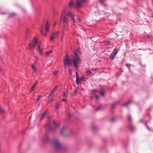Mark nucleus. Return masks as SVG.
<instances>
[{
	"label": "nucleus",
	"instance_id": "f704fd0d",
	"mask_svg": "<svg viewBox=\"0 0 153 153\" xmlns=\"http://www.w3.org/2000/svg\"><path fill=\"white\" fill-rule=\"evenodd\" d=\"M56 109H58L59 108V105L58 104V103H56Z\"/></svg>",
	"mask_w": 153,
	"mask_h": 153
},
{
	"label": "nucleus",
	"instance_id": "5fc2aeb1",
	"mask_svg": "<svg viewBox=\"0 0 153 153\" xmlns=\"http://www.w3.org/2000/svg\"><path fill=\"white\" fill-rule=\"evenodd\" d=\"M131 130H132V131H133V128H133V127H132H132H131Z\"/></svg>",
	"mask_w": 153,
	"mask_h": 153
},
{
	"label": "nucleus",
	"instance_id": "f3484780",
	"mask_svg": "<svg viewBox=\"0 0 153 153\" xmlns=\"http://www.w3.org/2000/svg\"><path fill=\"white\" fill-rule=\"evenodd\" d=\"M49 28V25L48 24V22H46V25L45 27V29L47 31H48V30Z\"/></svg>",
	"mask_w": 153,
	"mask_h": 153
},
{
	"label": "nucleus",
	"instance_id": "ea45409f",
	"mask_svg": "<svg viewBox=\"0 0 153 153\" xmlns=\"http://www.w3.org/2000/svg\"><path fill=\"white\" fill-rule=\"evenodd\" d=\"M128 119L130 121L131 120V117L130 115H129L128 116Z\"/></svg>",
	"mask_w": 153,
	"mask_h": 153
},
{
	"label": "nucleus",
	"instance_id": "a18cd8bd",
	"mask_svg": "<svg viewBox=\"0 0 153 153\" xmlns=\"http://www.w3.org/2000/svg\"><path fill=\"white\" fill-rule=\"evenodd\" d=\"M101 94L103 96L104 95V93L102 92H101Z\"/></svg>",
	"mask_w": 153,
	"mask_h": 153
},
{
	"label": "nucleus",
	"instance_id": "a878e982",
	"mask_svg": "<svg viewBox=\"0 0 153 153\" xmlns=\"http://www.w3.org/2000/svg\"><path fill=\"white\" fill-rule=\"evenodd\" d=\"M62 96L63 97H68L67 95V94H66L65 92H64L63 93Z\"/></svg>",
	"mask_w": 153,
	"mask_h": 153
},
{
	"label": "nucleus",
	"instance_id": "4be33fe9",
	"mask_svg": "<svg viewBox=\"0 0 153 153\" xmlns=\"http://www.w3.org/2000/svg\"><path fill=\"white\" fill-rule=\"evenodd\" d=\"M42 97H43V95H39L38 96V98L37 99L36 101L37 102L39 101L40 98H41Z\"/></svg>",
	"mask_w": 153,
	"mask_h": 153
},
{
	"label": "nucleus",
	"instance_id": "c85d7f7f",
	"mask_svg": "<svg viewBox=\"0 0 153 153\" xmlns=\"http://www.w3.org/2000/svg\"><path fill=\"white\" fill-rule=\"evenodd\" d=\"M45 116V114H43L42 115L40 119V120L41 121Z\"/></svg>",
	"mask_w": 153,
	"mask_h": 153
},
{
	"label": "nucleus",
	"instance_id": "de8ad7c7",
	"mask_svg": "<svg viewBox=\"0 0 153 153\" xmlns=\"http://www.w3.org/2000/svg\"><path fill=\"white\" fill-rule=\"evenodd\" d=\"M47 111H45L44 112L43 114H45V115H46L47 114Z\"/></svg>",
	"mask_w": 153,
	"mask_h": 153
},
{
	"label": "nucleus",
	"instance_id": "603ef678",
	"mask_svg": "<svg viewBox=\"0 0 153 153\" xmlns=\"http://www.w3.org/2000/svg\"><path fill=\"white\" fill-rule=\"evenodd\" d=\"M104 0H100V2H102L103 1H104Z\"/></svg>",
	"mask_w": 153,
	"mask_h": 153
},
{
	"label": "nucleus",
	"instance_id": "393cba45",
	"mask_svg": "<svg viewBox=\"0 0 153 153\" xmlns=\"http://www.w3.org/2000/svg\"><path fill=\"white\" fill-rule=\"evenodd\" d=\"M73 72L72 70L71 69H69L68 70V73H69L71 74L72 75V73Z\"/></svg>",
	"mask_w": 153,
	"mask_h": 153
},
{
	"label": "nucleus",
	"instance_id": "f257e3e1",
	"mask_svg": "<svg viewBox=\"0 0 153 153\" xmlns=\"http://www.w3.org/2000/svg\"><path fill=\"white\" fill-rule=\"evenodd\" d=\"M85 0H76V4H75L74 1L72 0H70L68 4V6L72 8L75 7L79 8L82 7V3L84 2Z\"/></svg>",
	"mask_w": 153,
	"mask_h": 153
},
{
	"label": "nucleus",
	"instance_id": "39448f33",
	"mask_svg": "<svg viewBox=\"0 0 153 153\" xmlns=\"http://www.w3.org/2000/svg\"><path fill=\"white\" fill-rule=\"evenodd\" d=\"M53 145L57 149L60 148L61 144L59 141L57 140H55L53 142Z\"/></svg>",
	"mask_w": 153,
	"mask_h": 153
},
{
	"label": "nucleus",
	"instance_id": "e433bc0d",
	"mask_svg": "<svg viewBox=\"0 0 153 153\" xmlns=\"http://www.w3.org/2000/svg\"><path fill=\"white\" fill-rule=\"evenodd\" d=\"M15 15V13H13L12 14H10L9 16V17H11L12 16H13Z\"/></svg>",
	"mask_w": 153,
	"mask_h": 153
},
{
	"label": "nucleus",
	"instance_id": "3c124183",
	"mask_svg": "<svg viewBox=\"0 0 153 153\" xmlns=\"http://www.w3.org/2000/svg\"><path fill=\"white\" fill-rule=\"evenodd\" d=\"M62 100L63 101H66V100L65 99H63Z\"/></svg>",
	"mask_w": 153,
	"mask_h": 153
},
{
	"label": "nucleus",
	"instance_id": "5701e85b",
	"mask_svg": "<svg viewBox=\"0 0 153 153\" xmlns=\"http://www.w3.org/2000/svg\"><path fill=\"white\" fill-rule=\"evenodd\" d=\"M54 125L56 126L57 127L59 125V124L57 123L56 122V121H54L53 122Z\"/></svg>",
	"mask_w": 153,
	"mask_h": 153
},
{
	"label": "nucleus",
	"instance_id": "c03bdc74",
	"mask_svg": "<svg viewBox=\"0 0 153 153\" xmlns=\"http://www.w3.org/2000/svg\"><path fill=\"white\" fill-rule=\"evenodd\" d=\"M95 97L97 100H98L99 99V97L98 95H96Z\"/></svg>",
	"mask_w": 153,
	"mask_h": 153
},
{
	"label": "nucleus",
	"instance_id": "6e6d98bb",
	"mask_svg": "<svg viewBox=\"0 0 153 153\" xmlns=\"http://www.w3.org/2000/svg\"><path fill=\"white\" fill-rule=\"evenodd\" d=\"M146 126H147V128H148V129H149V127H148V126L147 125H146Z\"/></svg>",
	"mask_w": 153,
	"mask_h": 153
},
{
	"label": "nucleus",
	"instance_id": "bb28decb",
	"mask_svg": "<svg viewBox=\"0 0 153 153\" xmlns=\"http://www.w3.org/2000/svg\"><path fill=\"white\" fill-rule=\"evenodd\" d=\"M80 79H82L83 81H84L85 80V78L83 76H82L80 78Z\"/></svg>",
	"mask_w": 153,
	"mask_h": 153
},
{
	"label": "nucleus",
	"instance_id": "4c0bfd02",
	"mask_svg": "<svg viewBox=\"0 0 153 153\" xmlns=\"http://www.w3.org/2000/svg\"><path fill=\"white\" fill-rule=\"evenodd\" d=\"M69 59L68 56V55L66 54V55L64 59Z\"/></svg>",
	"mask_w": 153,
	"mask_h": 153
},
{
	"label": "nucleus",
	"instance_id": "b1692460",
	"mask_svg": "<svg viewBox=\"0 0 153 153\" xmlns=\"http://www.w3.org/2000/svg\"><path fill=\"white\" fill-rule=\"evenodd\" d=\"M64 31L62 32V35L61 39V41L62 42L63 41Z\"/></svg>",
	"mask_w": 153,
	"mask_h": 153
},
{
	"label": "nucleus",
	"instance_id": "1a4fd4ad",
	"mask_svg": "<svg viewBox=\"0 0 153 153\" xmlns=\"http://www.w3.org/2000/svg\"><path fill=\"white\" fill-rule=\"evenodd\" d=\"M64 62L65 65H71V62L69 59H64Z\"/></svg>",
	"mask_w": 153,
	"mask_h": 153
},
{
	"label": "nucleus",
	"instance_id": "8fccbe9b",
	"mask_svg": "<svg viewBox=\"0 0 153 153\" xmlns=\"http://www.w3.org/2000/svg\"><path fill=\"white\" fill-rule=\"evenodd\" d=\"M79 49H80V48H78L77 49V51L78 52H79Z\"/></svg>",
	"mask_w": 153,
	"mask_h": 153
},
{
	"label": "nucleus",
	"instance_id": "13d9d810",
	"mask_svg": "<svg viewBox=\"0 0 153 153\" xmlns=\"http://www.w3.org/2000/svg\"><path fill=\"white\" fill-rule=\"evenodd\" d=\"M36 63V62H34V63H35H35Z\"/></svg>",
	"mask_w": 153,
	"mask_h": 153
},
{
	"label": "nucleus",
	"instance_id": "2eb2a0df",
	"mask_svg": "<svg viewBox=\"0 0 153 153\" xmlns=\"http://www.w3.org/2000/svg\"><path fill=\"white\" fill-rule=\"evenodd\" d=\"M53 51L52 50H50L48 52H46L45 54V56H47L49 55Z\"/></svg>",
	"mask_w": 153,
	"mask_h": 153
},
{
	"label": "nucleus",
	"instance_id": "72a5a7b5",
	"mask_svg": "<svg viewBox=\"0 0 153 153\" xmlns=\"http://www.w3.org/2000/svg\"><path fill=\"white\" fill-rule=\"evenodd\" d=\"M77 91V89H75V90L73 92V94L74 95H75L76 94Z\"/></svg>",
	"mask_w": 153,
	"mask_h": 153
},
{
	"label": "nucleus",
	"instance_id": "aec40b11",
	"mask_svg": "<svg viewBox=\"0 0 153 153\" xmlns=\"http://www.w3.org/2000/svg\"><path fill=\"white\" fill-rule=\"evenodd\" d=\"M86 73L89 76L90 75L92 74L91 72L89 70H86Z\"/></svg>",
	"mask_w": 153,
	"mask_h": 153
},
{
	"label": "nucleus",
	"instance_id": "a19ab883",
	"mask_svg": "<svg viewBox=\"0 0 153 153\" xmlns=\"http://www.w3.org/2000/svg\"><path fill=\"white\" fill-rule=\"evenodd\" d=\"M76 78H77V79H78V73L77 72H76Z\"/></svg>",
	"mask_w": 153,
	"mask_h": 153
},
{
	"label": "nucleus",
	"instance_id": "79ce46f5",
	"mask_svg": "<svg viewBox=\"0 0 153 153\" xmlns=\"http://www.w3.org/2000/svg\"><path fill=\"white\" fill-rule=\"evenodd\" d=\"M101 108H102L100 106V107H99L97 108V110H99L101 109Z\"/></svg>",
	"mask_w": 153,
	"mask_h": 153
},
{
	"label": "nucleus",
	"instance_id": "9d476101",
	"mask_svg": "<svg viewBox=\"0 0 153 153\" xmlns=\"http://www.w3.org/2000/svg\"><path fill=\"white\" fill-rule=\"evenodd\" d=\"M58 88V86L56 85L54 89H53L52 91L51 92V93L49 94V96L48 97V98L49 99L51 97V96L52 94L53 93L54 91H55V90L57 88Z\"/></svg>",
	"mask_w": 153,
	"mask_h": 153
},
{
	"label": "nucleus",
	"instance_id": "49530a36",
	"mask_svg": "<svg viewBox=\"0 0 153 153\" xmlns=\"http://www.w3.org/2000/svg\"><path fill=\"white\" fill-rule=\"evenodd\" d=\"M78 20L79 22H81V19L79 18H78Z\"/></svg>",
	"mask_w": 153,
	"mask_h": 153
},
{
	"label": "nucleus",
	"instance_id": "7ed1b4c3",
	"mask_svg": "<svg viewBox=\"0 0 153 153\" xmlns=\"http://www.w3.org/2000/svg\"><path fill=\"white\" fill-rule=\"evenodd\" d=\"M38 39L36 37L34 38L33 40L28 45V49L30 50L34 49L37 44Z\"/></svg>",
	"mask_w": 153,
	"mask_h": 153
},
{
	"label": "nucleus",
	"instance_id": "6e6552de",
	"mask_svg": "<svg viewBox=\"0 0 153 153\" xmlns=\"http://www.w3.org/2000/svg\"><path fill=\"white\" fill-rule=\"evenodd\" d=\"M58 34V32H55L52 33L51 35L50 40L52 41H53L54 38L56 37Z\"/></svg>",
	"mask_w": 153,
	"mask_h": 153
},
{
	"label": "nucleus",
	"instance_id": "473e14b6",
	"mask_svg": "<svg viewBox=\"0 0 153 153\" xmlns=\"http://www.w3.org/2000/svg\"><path fill=\"white\" fill-rule=\"evenodd\" d=\"M53 100V98H52L51 99H50V98L48 99V102H50L51 101H52Z\"/></svg>",
	"mask_w": 153,
	"mask_h": 153
},
{
	"label": "nucleus",
	"instance_id": "ddd939ff",
	"mask_svg": "<svg viewBox=\"0 0 153 153\" xmlns=\"http://www.w3.org/2000/svg\"><path fill=\"white\" fill-rule=\"evenodd\" d=\"M67 9L66 8H64L62 10L61 12V15H65Z\"/></svg>",
	"mask_w": 153,
	"mask_h": 153
},
{
	"label": "nucleus",
	"instance_id": "4d7b16f0",
	"mask_svg": "<svg viewBox=\"0 0 153 153\" xmlns=\"http://www.w3.org/2000/svg\"><path fill=\"white\" fill-rule=\"evenodd\" d=\"M78 88H76V89H77V91Z\"/></svg>",
	"mask_w": 153,
	"mask_h": 153
},
{
	"label": "nucleus",
	"instance_id": "423d86ee",
	"mask_svg": "<svg viewBox=\"0 0 153 153\" xmlns=\"http://www.w3.org/2000/svg\"><path fill=\"white\" fill-rule=\"evenodd\" d=\"M62 20L64 23L67 24L68 22V19L65 15H61L60 17V20Z\"/></svg>",
	"mask_w": 153,
	"mask_h": 153
},
{
	"label": "nucleus",
	"instance_id": "4468645a",
	"mask_svg": "<svg viewBox=\"0 0 153 153\" xmlns=\"http://www.w3.org/2000/svg\"><path fill=\"white\" fill-rule=\"evenodd\" d=\"M43 27L42 26H41L40 28V31L41 34L44 36H45L46 35V33H43Z\"/></svg>",
	"mask_w": 153,
	"mask_h": 153
},
{
	"label": "nucleus",
	"instance_id": "09e8293b",
	"mask_svg": "<svg viewBox=\"0 0 153 153\" xmlns=\"http://www.w3.org/2000/svg\"><path fill=\"white\" fill-rule=\"evenodd\" d=\"M91 91L92 92L94 93L96 92V91L95 90H92Z\"/></svg>",
	"mask_w": 153,
	"mask_h": 153
},
{
	"label": "nucleus",
	"instance_id": "c756f323",
	"mask_svg": "<svg viewBox=\"0 0 153 153\" xmlns=\"http://www.w3.org/2000/svg\"><path fill=\"white\" fill-rule=\"evenodd\" d=\"M4 112V110L1 107H0V112L1 113H3Z\"/></svg>",
	"mask_w": 153,
	"mask_h": 153
},
{
	"label": "nucleus",
	"instance_id": "412c9836",
	"mask_svg": "<svg viewBox=\"0 0 153 153\" xmlns=\"http://www.w3.org/2000/svg\"><path fill=\"white\" fill-rule=\"evenodd\" d=\"M76 84H79L80 82L81 81L78 78L77 79V78H76Z\"/></svg>",
	"mask_w": 153,
	"mask_h": 153
},
{
	"label": "nucleus",
	"instance_id": "bf43d9fd",
	"mask_svg": "<svg viewBox=\"0 0 153 153\" xmlns=\"http://www.w3.org/2000/svg\"><path fill=\"white\" fill-rule=\"evenodd\" d=\"M1 146V144L0 143V146Z\"/></svg>",
	"mask_w": 153,
	"mask_h": 153
},
{
	"label": "nucleus",
	"instance_id": "0eeeda50",
	"mask_svg": "<svg viewBox=\"0 0 153 153\" xmlns=\"http://www.w3.org/2000/svg\"><path fill=\"white\" fill-rule=\"evenodd\" d=\"M43 48L41 46L40 43L37 46V50L41 55H42L43 53Z\"/></svg>",
	"mask_w": 153,
	"mask_h": 153
},
{
	"label": "nucleus",
	"instance_id": "2f4dec72",
	"mask_svg": "<svg viewBox=\"0 0 153 153\" xmlns=\"http://www.w3.org/2000/svg\"><path fill=\"white\" fill-rule=\"evenodd\" d=\"M130 103V102H127L123 104L124 106H126L129 103Z\"/></svg>",
	"mask_w": 153,
	"mask_h": 153
},
{
	"label": "nucleus",
	"instance_id": "58836bf2",
	"mask_svg": "<svg viewBox=\"0 0 153 153\" xmlns=\"http://www.w3.org/2000/svg\"><path fill=\"white\" fill-rule=\"evenodd\" d=\"M126 65L128 67H130L131 66V65L130 64H128V63H126Z\"/></svg>",
	"mask_w": 153,
	"mask_h": 153
},
{
	"label": "nucleus",
	"instance_id": "cd10ccee",
	"mask_svg": "<svg viewBox=\"0 0 153 153\" xmlns=\"http://www.w3.org/2000/svg\"><path fill=\"white\" fill-rule=\"evenodd\" d=\"M65 128L64 127H63L61 131V133L62 134H63V131L65 130Z\"/></svg>",
	"mask_w": 153,
	"mask_h": 153
},
{
	"label": "nucleus",
	"instance_id": "7c9ffc66",
	"mask_svg": "<svg viewBox=\"0 0 153 153\" xmlns=\"http://www.w3.org/2000/svg\"><path fill=\"white\" fill-rule=\"evenodd\" d=\"M104 43L105 44L108 45V44H109L110 43V42L109 41H105L104 42Z\"/></svg>",
	"mask_w": 153,
	"mask_h": 153
},
{
	"label": "nucleus",
	"instance_id": "f8f14e48",
	"mask_svg": "<svg viewBox=\"0 0 153 153\" xmlns=\"http://www.w3.org/2000/svg\"><path fill=\"white\" fill-rule=\"evenodd\" d=\"M31 67L32 70L35 72H36L37 70V69L36 67L34 64H32L31 65Z\"/></svg>",
	"mask_w": 153,
	"mask_h": 153
},
{
	"label": "nucleus",
	"instance_id": "f03ea898",
	"mask_svg": "<svg viewBox=\"0 0 153 153\" xmlns=\"http://www.w3.org/2000/svg\"><path fill=\"white\" fill-rule=\"evenodd\" d=\"M72 57L71 61H72L74 67L76 68L77 70H78L79 69L77 64H79L81 62V60L79 58V56L75 52L74 56V57L72 56Z\"/></svg>",
	"mask_w": 153,
	"mask_h": 153
},
{
	"label": "nucleus",
	"instance_id": "c9c22d12",
	"mask_svg": "<svg viewBox=\"0 0 153 153\" xmlns=\"http://www.w3.org/2000/svg\"><path fill=\"white\" fill-rule=\"evenodd\" d=\"M58 73V71H53V73L54 74L56 75Z\"/></svg>",
	"mask_w": 153,
	"mask_h": 153
},
{
	"label": "nucleus",
	"instance_id": "9b49d317",
	"mask_svg": "<svg viewBox=\"0 0 153 153\" xmlns=\"http://www.w3.org/2000/svg\"><path fill=\"white\" fill-rule=\"evenodd\" d=\"M63 28L64 29L62 31L63 32L64 31V33L65 31V30L66 31H68V25H63Z\"/></svg>",
	"mask_w": 153,
	"mask_h": 153
},
{
	"label": "nucleus",
	"instance_id": "a211bd4d",
	"mask_svg": "<svg viewBox=\"0 0 153 153\" xmlns=\"http://www.w3.org/2000/svg\"><path fill=\"white\" fill-rule=\"evenodd\" d=\"M119 51L118 48H115L114 50L113 51V52L115 54H117Z\"/></svg>",
	"mask_w": 153,
	"mask_h": 153
},
{
	"label": "nucleus",
	"instance_id": "6ab92c4d",
	"mask_svg": "<svg viewBox=\"0 0 153 153\" xmlns=\"http://www.w3.org/2000/svg\"><path fill=\"white\" fill-rule=\"evenodd\" d=\"M36 83H34V85H33V86H32V87L31 88V90L30 91H31L33 90L34 88H35V87L36 86Z\"/></svg>",
	"mask_w": 153,
	"mask_h": 153
},
{
	"label": "nucleus",
	"instance_id": "dca6fc26",
	"mask_svg": "<svg viewBox=\"0 0 153 153\" xmlns=\"http://www.w3.org/2000/svg\"><path fill=\"white\" fill-rule=\"evenodd\" d=\"M116 55V54H115L114 53L112 52V53H111L110 55L111 59H114L115 56Z\"/></svg>",
	"mask_w": 153,
	"mask_h": 153
},
{
	"label": "nucleus",
	"instance_id": "37998d69",
	"mask_svg": "<svg viewBox=\"0 0 153 153\" xmlns=\"http://www.w3.org/2000/svg\"><path fill=\"white\" fill-rule=\"evenodd\" d=\"M98 69L97 68H92V70H93V71H94V70H97Z\"/></svg>",
	"mask_w": 153,
	"mask_h": 153
},
{
	"label": "nucleus",
	"instance_id": "20e7f679",
	"mask_svg": "<svg viewBox=\"0 0 153 153\" xmlns=\"http://www.w3.org/2000/svg\"><path fill=\"white\" fill-rule=\"evenodd\" d=\"M66 15L68 17H70L71 19L73 20V22L74 23H75V20L74 19V17L75 16V14L71 12V11L69 10L66 13Z\"/></svg>",
	"mask_w": 153,
	"mask_h": 153
},
{
	"label": "nucleus",
	"instance_id": "864d4df0",
	"mask_svg": "<svg viewBox=\"0 0 153 153\" xmlns=\"http://www.w3.org/2000/svg\"><path fill=\"white\" fill-rule=\"evenodd\" d=\"M56 22H55V23L53 24V26H55V25H56Z\"/></svg>",
	"mask_w": 153,
	"mask_h": 153
}]
</instances>
